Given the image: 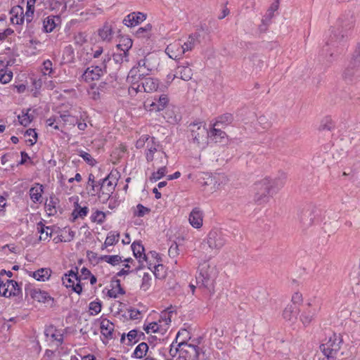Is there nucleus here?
<instances>
[{"mask_svg":"<svg viewBox=\"0 0 360 360\" xmlns=\"http://www.w3.org/2000/svg\"><path fill=\"white\" fill-rule=\"evenodd\" d=\"M62 117H63V124L64 127L68 124L72 125V126L75 125L76 119L75 118V117H72L69 114H62Z\"/></svg>","mask_w":360,"mask_h":360,"instance_id":"60","label":"nucleus"},{"mask_svg":"<svg viewBox=\"0 0 360 360\" xmlns=\"http://www.w3.org/2000/svg\"><path fill=\"white\" fill-rule=\"evenodd\" d=\"M44 335L47 340L52 342L57 347H60L63 343L64 333L63 330L58 329L53 325L46 326L45 328Z\"/></svg>","mask_w":360,"mask_h":360,"instance_id":"16","label":"nucleus"},{"mask_svg":"<svg viewBox=\"0 0 360 360\" xmlns=\"http://www.w3.org/2000/svg\"><path fill=\"white\" fill-rule=\"evenodd\" d=\"M44 193L43 185L35 183L29 191V195L32 201L34 203L41 202L42 193Z\"/></svg>","mask_w":360,"mask_h":360,"instance_id":"25","label":"nucleus"},{"mask_svg":"<svg viewBox=\"0 0 360 360\" xmlns=\"http://www.w3.org/2000/svg\"><path fill=\"white\" fill-rule=\"evenodd\" d=\"M133 41L131 39L127 37H122L120 39L117 48L120 51H124L129 53V49L131 48Z\"/></svg>","mask_w":360,"mask_h":360,"instance_id":"36","label":"nucleus"},{"mask_svg":"<svg viewBox=\"0 0 360 360\" xmlns=\"http://www.w3.org/2000/svg\"><path fill=\"white\" fill-rule=\"evenodd\" d=\"M278 1H276L271 5L266 13V17L269 19H271L273 17L274 12L278 10Z\"/></svg>","mask_w":360,"mask_h":360,"instance_id":"64","label":"nucleus"},{"mask_svg":"<svg viewBox=\"0 0 360 360\" xmlns=\"http://www.w3.org/2000/svg\"><path fill=\"white\" fill-rule=\"evenodd\" d=\"M114 324L107 319H104L101 322L100 329L102 335L107 340L113 338Z\"/></svg>","mask_w":360,"mask_h":360,"instance_id":"23","label":"nucleus"},{"mask_svg":"<svg viewBox=\"0 0 360 360\" xmlns=\"http://www.w3.org/2000/svg\"><path fill=\"white\" fill-rule=\"evenodd\" d=\"M227 241V235L221 229H212L207 238V243L211 250L219 251Z\"/></svg>","mask_w":360,"mask_h":360,"instance_id":"9","label":"nucleus"},{"mask_svg":"<svg viewBox=\"0 0 360 360\" xmlns=\"http://www.w3.org/2000/svg\"><path fill=\"white\" fill-rule=\"evenodd\" d=\"M233 120V115L231 113H225L221 116H219L216 122L213 124L214 127L222 125V126H227Z\"/></svg>","mask_w":360,"mask_h":360,"instance_id":"40","label":"nucleus"},{"mask_svg":"<svg viewBox=\"0 0 360 360\" xmlns=\"http://www.w3.org/2000/svg\"><path fill=\"white\" fill-rule=\"evenodd\" d=\"M92 50V58L97 60L100 57L101 58V60H102V56L106 55L107 53H103V49L101 46H97L95 50L93 49Z\"/></svg>","mask_w":360,"mask_h":360,"instance_id":"61","label":"nucleus"},{"mask_svg":"<svg viewBox=\"0 0 360 360\" xmlns=\"http://www.w3.org/2000/svg\"><path fill=\"white\" fill-rule=\"evenodd\" d=\"M127 314L131 320H140L142 318L141 311L135 308L129 309Z\"/></svg>","mask_w":360,"mask_h":360,"instance_id":"56","label":"nucleus"},{"mask_svg":"<svg viewBox=\"0 0 360 360\" xmlns=\"http://www.w3.org/2000/svg\"><path fill=\"white\" fill-rule=\"evenodd\" d=\"M151 68L146 63V59L143 58L138 61L136 66L133 67L128 73L127 81L131 84L136 85L141 79H143L149 75Z\"/></svg>","mask_w":360,"mask_h":360,"instance_id":"6","label":"nucleus"},{"mask_svg":"<svg viewBox=\"0 0 360 360\" xmlns=\"http://www.w3.org/2000/svg\"><path fill=\"white\" fill-rule=\"evenodd\" d=\"M354 26V18L352 14L341 17L336 27L328 30L325 37V45L322 49V55L333 57L335 50L344 46L347 39L348 31Z\"/></svg>","mask_w":360,"mask_h":360,"instance_id":"1","label":"nucleus"},{"mask_svg":"<svg viewBox=\"0 0 360 360\" xmlns=\"http://www.w3.org/2000/svg\"><path fill=\"white\" fill-rule=\"evenodd\" d=\"M217 276V272L214 266L203 264L199 267V274L196 276L197 285L204 288L207 293L213 294Z\"/></svg>","mask_w":360,"mask_h":360,"instance_id":"3","label":"nucleus"},{"mask_svg":"<svg viewBox=\"0 0 360 360\" xmlns=\"http://www.w3.org/2000/svg\"><path fill=\"white\" fill-rule=\"evenodd\" d=\"M59 18L54 15H49L43 21L44 31L46 32H51L57 25Z\"/></svg>","mask_w":360,"mask_h":360,"instance_id":"33","label":"nucleus"},{"mask_svg":"<svg viewBox=\"0 0 360 360\" xmlns=\"http://www.w3.org/2000/svg\"><path fill=\"white\" fill-rule=\"evenodd\" d=\"M89 211L88 207H81L78 202H75V208L71 214L72 221H75L78 218L84 219L88 214Z\"/></svg>","mask_w":360,"mask_h":360,"instance_id":"32","label":"nucleus"},{"mask_svg":"<svg viewBox=\"0 0 360 360\" xmlns=\"http://www.w3.org/2000/svg\"><path fill=\"white\" fill-rule=\"evenodd\" d=\"M191 65L188 61L179 63L176 69L175 77H179L184 81H189L193 76V70L190 68Z\"/></svg>","mask_w":360,"mask_h":360,"instance_id":"18","label":"nucleus"},{"mask_svg":"<svg viewBox=\"0 0 360 360\" xmlns=\"http://www.w3.org/2000/svg\"><path fill=\"white\" fill-rule=\"evenodd\" d=\"M105 213L100 211L96 210L91 215V220L92 222H96L98 224H102L105 221Z\"/></svg>","mask_w":360,"mask_h":360,"instance_id":"46","label":"nucleus"},{"mask_svg":"<svg viewBox=\"0 0 360 360\" xmlns=\"http://www.w3.org/2000/svg\"><path fill=\"white\" fill-rule=\"evenodd\" d=\"M101 186L99 188L101 189V192L98 194V200L103 202L105 203L111 195L113 193L116 184L114 181H108V179H101Z\"/></svg>","mask_w":360,"mask_h":360,"instance_id":"17","label":"nucleus"},{"mask_svg":"<svg viewBox=\"0 0 360 360\" xmlns=\"http://www.w3.org/2000/svg\"><path fill=\"white\" fill-rule=\"evenodd\" d=\"M178 347H180L179 353L185 356L188 360H199L200 354H205L199 347L184 341L179 342Z\"/></svg>","mask_w":360,"mask_h":360,"instance_id":"15","label":"nucleus"},{"mask_svg":"<svg viewBox=\"0 0 360 360\" xmlns=\"http://www.w3.org/2000/svg\"><path fill=\"white\" fill-rule=\"evenodd\" d=\"M167 173V167L164 165L160 167L157 172H155L152 174L150 176V180L152 181H157L160 180L161 178L165 176Z\"/></svg>","mask_w":360,"mask_h":360,"instance_id":"53","label":"nucleus"},{"mask_svg":"<svg viewBox=\"0 0 360 360\" xmlns=\"http://www.w3.org/2000/svg\"><path fill=\"white\" fill-rule=\"evenodd\" d=\"M25 296H30L32 300L44 304H49V302H54V298L48 292L42 290L31 283L25 284Z\"/></svg>","mask_w":360,"mask_h":360,"instance_id":"8","label":"nucleus"},{"mask_svg":"<svg viewBox=\"0 0 360 360\" xmlns=\"http://www.w3.org/2000/svg\"><path fill=\"white\" fill-rule=\"evenodd\" d=\"M297 308L293 304H288L283 311V317L285 321L293 322L297 319Z\"/></svg>","mask_w":360,"mask_h":360,"instance_id":"29","label":"nucleus"},{"mask_svg":"<svg viewBox=\"0 0 360 360\" xmlns=\"http://www.w3.org/2000/svg\"><path fill=\"white\" fill-rule=\"evenodd\" d=\"M198 37L199 34L195 33L189 35L185 41H181V45L184 53L193 50L198 41Z\"/></svg>","mask_w":360,"mask_h":360,"instance_id":"30","label":"nucleus"},{"mask_svg":"<svg viewBox=\"0 0 360 360\" xmlns=\"http://www.w3.org/2000/svg\"><path fill=\"white\" fill-rule=\"evenodd\" d=\"M141 82H138L136 85L131 84L129 89L130 94H136L138 92L150 93L156 91L158 87V81L151 77H144L141 79Z\"/></svg>","mask_w":360,"mask_h":360,"instance_id":"12","label":"nucleus"},{"mask_svg":"<svg viewBox=\"0 0 360 360\" xmlns=\"http://www.w3.org/2000/svg\"><path fill=\"white\" fill-rule=\"evenodd\" d=\"M191 127V137L193 143H196L198 147H205L207 144L209 136V131L202 125L198 124H192L190 125Z\"/></svg>","mask_w":360,"mask_h":360,"instance_id":"14","label":"nucleus"},{"mask_svg":"<svg viewBox=\"0 0 360 360\" xmlns=\"http://www.w3.org/2000/svg\"><path fill=\"white\" fill-rule=\"evenodd\" d=\"M7 283L9 284L8 288V297H22V291L20 285L14 280H7Z\"/></svg>","mask_w":360,"mask_h":360,"instance_id":"34","label":"nucleus"},{"mask_svg":"<svg viewBox=\"0 0 360 360\" xmlns=\"http://www.w3.org/2000/svg\"><path fill=\"white\" fill-rule=\"evenodd\" d=\"M151 29L152 25L150 24H147L144 27H139L136 31V34L139 37H146L149 34Z\"/></svg>","mask_w":360,"mask_h":360,"instance_id":"58","label":"nucleus"},{"mask_svg":"<svg viewBox=\"0 0 360 360\" xmlns=\"http://www.w3.org/2000/svg\"><path fill=\"white\" fill-rule=\"evenodd\" d=\"M145 155L148 162L155 160V157L157 159H160V163H163L162 159H167V155L161 150L159 143L155 141L154 137L150 141L147 142Z\"/></svg>","mask_w":360,"mask_h":360,"instance_id":"10","label":"nucleus"},{"mask_svg":"<svg viewBox=\"0 0 360 360\" xmlns=\"http://www.w3.org/2000/svg\"><path fill=\"white\" fill-rule=\"evenodd\" d=\"M37 231L40 234L39 240H49L53 233L51 226H45L42 221L37 224Z\"/></svg>","mask_w":360,"mask_h":360,"instance_id":"27","label":"nucleus"},{"mask_svg":"<svg viewBox=\"0 0 360 360\" xmlns=\"http://www.w3.org/2000/svg\"><path fill=\"white\" fill-rule=\"evenodd\" d=\"M18 119L20 124L25 127L29 125L32 120V117L30 115L28 112L25 113L22 112V115L18 116Z\"/></svg>","mask_w":360,"mask_h":360,"instance_id":"54","label":"nucleus"},{"mask_svg":"<svg viewBox=\"0 0 360 360\" xmlns=\"http://www.w3.org/2000/svg\"><path fill=\"white\" fill-rule=\"evenodd\" d=\"M101 186V181H98L96 184H92L90 186H87V189L89 190V193L92 195H98L101 192V189L99 187Z\"/></svg>","mask_w":360,"mask_h":360,"instance_id":"57","label":"nucleus"},{"mask_svg":"<svg viewBox=\"0 0 360 360\" xmlns=\"http://www.w3.org/2000/svg\"><path fill=\"white\" fill-rule=\"evenodd\" d=\"M27 274L37 281L45 282L50 279L52 271L49 268H40L34 271H28Z\"/></svg>","mask_w":360,"mask_h":360,"instance_id":"22","label":"nucleus"},{"mask_svg":"<svg viewBox=\"0 0 360 360\" xmlns=\"http://www.w3.org/2000/svg\"><path fill=\"white\" fill-rule=\"evenodd\" d=\"M148 350V345L143 342L136 346L133 352L132 356L137 359H141L146 354Z\"/></svg>","mask_w":360,"mask_h":360,"instance_id":"38","label":"nucleus"},{"mask_svg":"<svg viewBox=\"0 0 360 360\" xmlns=\"http://www.w3.org/2000/svg\"><path fill=\"white\" fill-rule=\"evenodd\" d=\"M342 339L339 334L333 333L320 345V349L325 358L323 360H335L340 349Z\"/></svg>","mask_w":360,"mask_h":360,"instance_id":"5","label":"nucleus"},{"mask_svg":"<svg viewBox=\"0 0 360 360\" xmlns=\"http://www.w3.org/2000/svg\"><path fill=\"white\" fill-rule=\"evenodd\" d=\"M111 58L109 54L102 56V60H94L91 66L88 67L83 72L82 79L85 82H91L98 80L107 73V64Z\"/></svg>","mask_w":360,"mask_h":360,"instance_id":"4","label":"nucleus"},{"mask_svg":"<svg viewBox=\"0 0 360 360\" xmlns=\"http://www.w3.org/2000/svg\"><path fill=\"white\" fill-rule=\"evenodd\" d=\"M321 307V302L319 299L309 300L306 308L302 312L300 319L304 326H308L315 319Z\"/></svg>","mask_w":360,"mask_h":360,"instance_id":"7","label":"nucleus"},{"mask_svg":"<svg viewBox=\"0 0 360 360\" xmlns=\"http://www.w3.org/2000/svg\"><path fill=\"white\" fill-rule=\"evenodd\" d=\"M360 67V43L358 44L357 49L354 52L353 58L352 59L350 66L345 70V76H352L355 74V71L353 69L358 68Z\"/></svg>","mask_w":360,"mask_h":360,"instance_id":"24","label":"nucleus"},{"mask_svg":"<svg viewBox=\"0 0 360 360\" xmlns=\"http://www.w3.org/2000/svg\"><path fill=\"white\" fill-rule=\"evenodd\" d=\"M146 19V15L141 12H133L127 15L123 20V23L127 27H134Z\"/></svg>","mask_w":360,"mask_h":360,"instance_id":"21","label":"nucleus"},{"mask_svg":"<svg viewBox=\"0 0 360 360\" xmlns=\"http://www.w3.org/2000/svg\"><path fill=\"white\" fill-rule=\"evenodd\" d=\"M102 304L100 300L91 302L89 304V313L92 316H95L101 312Z\"/></svg>","mask_w":360,"mask_h":360,"instance_id":"51","label":"nucleus"},{"mask_svg":"<svg viewBox=\"0 0 360 360\" xmlns=\"http://www.w3.org/2000/svg\"><path fill=\"white\" fill-rule=\"evenodd\" d=\"M25 135L28 136H31L32 139H30L28 141L30 143V145H34L37 141V134L34 129H29L26 131Z\"/></svg>","mask_w":360,"mask_h":360,"instance_id":"62","label":"nucleus"},{"mask_svg":"<svg viewBox=\"0 0 360 360\" xmlns=\"http://www.w3.org/2000/svg\"><path fill=\"white\" fill-rule=\"evenodd\" d=\"M165 53L172 59H179L184 54L181 40L174 41L169 44L165 49Z\"/></svg>","mask_w":360,"mask_h":360,"instance_id":"19","label":"nucleus"},{"mask_svg":"<svg viewBox=\"0 0 360 360\" xmlns=\"http://www.w3.org/2000/svg\"><path fill=\"white\" fill-rule=\"evenodd\" d=\"M75 42L78 45H82L86 41V35L83 32H79L75 36Z\"/></svg>","mask_w":360,"mask_h":360,"instance_id":"63","label":"nucleus"},{"mask_svg":"<svg viewBox=\"0 0 360 360\" xmlns=\"http://www.w3.org/2000/svg\"><path fill=\"white\" fill-rule=\"evenodd\" d=\"M131 247L133 254L136 259H139L140 262L141 259H143V260L146 259V256L144 253V248L141 242H134Z\"/></svg>","mask_w":360,"mask_h":360,"instance_id":"35","label":"nucleus"},{"mask_svg":"<svg viewBox=\"0 0 360 360\" xmlns=\"http://www.w3.org/2000/svg\"><path fill=\"white\" fill-rule=\"evenodd\" d=\"M63 57L67 63H71L73 61L75 57V51L71 45L66 46L64 48Z\"/></svg>","mask_w":360,"mask_h":360,"instance_id":"48","label":"nucleus"},{"mask_svg":"<svg viewBox=\"0 0 360 360\" xmlns=\"http://www.w3.org/2000/svg\"><path fill=\"white\" fill-rule=\"evenodd\" d=\"M62 283L67 288H71L74 292L80 295L82 292V287L80 284V280L78 276L77 271L72 269L62 276Z\"/></svg>","mask_w":360,"mask_h":360,"instance_id":"13","label":"nucleus"},{"mask_svg":"<svg viewBox=\"0 0 360 360\" xmlns=\"http://www.w3.org/2000/svg\"><path fill=\"white\" fill-rule=\"evenodd\" d=\"M171 323V317L169 313L162 312L158 322H152L144 325L143 329L146 333H160L163 334L168 328Z\"/></svg>","mask_w":360,"mask_h":360,"instance_id":"11","label":"nucleus"},{"mask_svg":"<svg viewBox=\"0 0 360 360\" xmlns=\"http://www.w3.org/2000/svg\"><path fill=\"white\" fill-rule=\"evenodd\" d=\"M209 136L210 137H213L216 141H221L226 136V133L221 130L220 129H217L214 127L210 131Z\"/></svg>","mask_w":360,"mask_h":360,"instance_id":"50","label":"nucleus"},{"mask_svg":"<svg viewBox=\"0 0 360 360\" xmlns=\"http://www.w3.org/2000/svg\"><path fill=\"white\" fill-rule=\"evenodd\" d=\"M120 233L117 231H110L104 242V248L115 245L119 241Z\"/></svg>","mask_w":360,"mask_h":360,"instance_id":"39","label":"nucleus"},{"mask_svg":"<svg viewBox=\"0 0 360 360\" xmlns=\"http://www.w3.org/2000/svg\"><path fill=\"white\" fill-rule=\"evenodd\" d=\"M9 65L10 63L8 61L6 64L4 63L0 68V83L2 84L9 83L13 79V72L8 69Z\"/></svg>","mask_w":360,"mask_h":360,"instance_id":"28","label":"nucleus"},{"mask_svg":"<svg viewBox=\"0 0 360 360\" xmlns=\"http://www.w3.org/2000/svg\"><path fill=\"white\" fill-rule=\"evenodd\" d=\"M153 137L148 135L142 136L136 143V147L137 148H141L147 145L148 141H150Z\"/></svg>","mask_w":360,"mask_h":360,"instance_id":"59","label":"nucleus"},{"mask_svg":"<svg viewBox=\"0 0 360 360\" xmlns=\"http://www.w3.org/2000/svg\"><path fill=\"white\" fill-rule=\"evenodd\" d=\"M98 35L103 41H110L112 37V30L110 25H105L98 31Z\"/></svg>","mask_w":360,"mask_h":360,"instance_id":"37","label":"nucleus"},{"mask_svg":"<svg viewBox=\"0 0 360 360\" xmlns=\"http://www.w3.org/2000/svg\"><path fill=\"white\" fill-rule=\"evenodd\" d=\"M190 224L195 229H200L203 223V212L199 207L192 210L188 217Z\"/></svg>","mask_w":360,"mask_h":360,"instance_id":"20","label":"nucleus"},{"mask_svg":"<svg viewBox=\"0 0 360 360\" xmlns=\"http://www.w3.org/2000/svg\"><path fill=\"white\" fill-rule=\"evenodd\" d=\"M150 210L142 204H138L133 208V214L134 217H142L150 212Z\"/></svg>","mask_w":360,"mask_h":360,"instance_id":"47","label":"nucleus"},{"mask_svg":"<svg viewBox=\"0 0 360 360\" xmlns=\"http://www.w3.org/2000/svg\"><path fill=\"white\" fill-rule=\"evenodd\" d=\"M169 98L166 94H162L158 98L154 97V101L151 103L153 110H162L167 105Z\"/></svg>","mask_w":360,"mask_h":360,"instance_id":"31","label":"nucleus"},{"mask_svg":"<svg viewBox=\"0 0 360 360\" xmlns=\"http://www.w3.org/2000/svg\"><path fill=\"white\" fill-rule=\"evenodd\" d=\"M112 60L116 64L118 65L127 63L129 61V53L120 51V52L113 53Z\"/></svg>","mask_w":360,"mask_h":360,"instance_id":"41","label":"nucleus"},{"mask_svg":"<svg viewBox=\"0 0 360 360\" xmlns=\"http://www.w3.org/2000/svg\"><path fill=\"white\" fill-rule=\"evenodd\" d=\"M141 336H144L142 332H139L136 330H131L127 333L128 345L135 344L140 340Z\"/></svg>","mask_w":360,"mask_h":360,"instance_id":"42","label":"nucleus"},{"mask_svg":"<svg viewBox=\"0 0 360 360\" xmlns=\"http://www.w3.org/2000/svg\"><path fill=\"white\" fill-rule=\"evenodd\" d=\"M42 72L44 75L51 76L53 73V63L50 60H46L43 63Z\"/></svg>","mask_w":360,"mask_h":360,"instance_id":"55","label":"nucleus"},{"mask_svg":"<svg viewBox=\"0 0 360 360\" xmlns=\"http://www.w3.org/2000/svg\"><path fill=\"white\" fill-rule=\"evenodd\" d=\"M287 175L281 172L274 179L266 177L255 184L254 200L257 204L267 202L270 198L281 189L286 181Z\"/></svg>","mask_w":360,"mask_h":360,"instance_id":"2","label":"nucleus"},{"mask_svg":"<svg viewBox=\"0 0 360 360\" xmlns=\"http://www.w3.org/2000/svg\"><path fill=\"white\" fill-rule=\"evenodd\" d=\"M57 199L50 197L49 201L45 203V208L49 212V215H54L56 213Z\"/></svg>","mask_w":360,"mask_h":360,"instance_id":"45","label":"nucleus"},{"mask_svg":"<svg viewBox=\"0 0 360 360\" xmlns=\"http://www.w3.org/2000/svg\"><path fill=\"white\" fill-rule=\"evenodd\" d=\"M124 293L125 292L121 287L118 280L116 281L115 286L112 287V288L109 290L108 292V296L112 298H117L119 295H123Z\"/></svg>","mask_w":360,"mask_h":360,"instance_id":"43","label":"nucleus"},{"mask_svg":"<svg viewBox=\"0 0 360 360\" xmlns=\"http://www.w3.org/2000/svg\"><path fill=\"white\" fill-rule=\"evenodd\" d=\"M46 123L48 127L63 133L64 125L63 124L62 114L51 116L46 120Z\"/></svg>","mask_w":360,"mask_h":360,"instance_id":"26","label":"nucleus"},{"mask_svg":"<svg viewBox=\"0 0 360 360\" xmlns=\"http://www.w3.org/2000/svg\"><path fill=\"white\" fill-rule=\"evenodd\" d=\"M101 259L112 266H115L122 262V257L120 255H103Z\"/></svg>","mask_w":360,"mask_h":360,"instance_id":"49","label":"nucleus"},{"mask_svg":"<svg viewBox=\"0 0 360 360\" xmlns=\"http://www.w3.org/2000/svg\"><path fill=\"white\" fill-rule=\"evenodd\" d=\"M77 154L89 165L94 166L96 163L95 159L93 158L92 156L86 151L79 150H78Z\"/></svg>","mask_w":360,"mask_h":360,"instance_id":"52","label":"nucleus"},{"mask_svg":"<svg viewBox=\"0 0 360 360\" xmlns=\"http://www.w3.org/2000/svg\"><path fill=\"white\" fill-rule=\"evenodd\" d=\"M152 276L149 273H144L142 277L140 289L143 291H147L151 286Z\"/></svg>","mask_w":360,"mask_h":360,"instance_id":"44","label":"nucleus"}]
</instances>
